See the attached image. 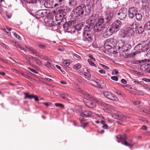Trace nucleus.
I'll return each mask as SVG.
<instances>
[{
	"instance_id": "26",
	"label": "nucleus",
	"mask_w": 150,
	"mask_h": 150,
	"mask_svg": "<svg viewBox=\"0 0 150 150\" xmlns=\"http://www.w3.org/2000/svg\"><path fill=\"white\" fill-rule=\"evenodd\" d=\"M85 104L87 106L91 108H95L96 107V105L91 102H85Z\"/></svg>"
},
{
	"instance_id": "5",
	"label": "nucleus",
	"mask_w": 150,
	"mask_h": 150,
	"mask_svg": "<svg viewBox=\"0 0 150 150\" xmlns=\"http://www.w3.org/2000/svg\"><path fill=\"white\" fill-rule=\"evenodd\" d=\"M117 41L113 38H110L107 39L104 44V47L106 49H110L117 45Z\"/></svg>"
},
{
	"instance_id": "60",
	"label": "nucleus",
	"mask_w": 150,
	"mask_h": 150,
	"mask_svg": "<svg viewBox=\"0 0 150 150\" xmlns=\"http://www.w3.org/2000/svg\"><path fill=\"white\" fill-rule=\"evenodd\" d=\"M125 89L129 90L130 89H131L132 88L130 86L128 85H125Z\"/></svg>"
},
{
	"instance_id": "42",
	"label": "nucleus",
	"mask_w": 150,
	"mask_h": 150,
	"mask_svg": "<svg viewBox=\"0 0 150 150\" xmlns=\"http://www.w3.org/2000/svg\"><path fill=\"white\" fill-rule=\"evenodd\" d=\"M57 5L59 6L62 3L64 2V0H55Z\"/></svg>"
},
{
	"instance_id": "3",
	"label": "nucleus",
	"mask_w": 150,
	"mask_h": 150,
	"mask_svg": "<svg viewBox=\"0 0 150 150\" xmlns=\"http://www.w3.org/2000/svg\"><path fill=\"white\" fill-rule=\"evenodd\" d=\"M85 96H86V99L92 101L93 100L98 103L99 104L101 105L106 107L107 109L109 110L110 112H113V111H114V107L109 104H107L103 102H102L98 100V99L95 98L94 97L91 96L90 95L88 94H86Z\"/></svg>"
},
{
	"instance_id": "58",
	"label": "nucleus",
	"mask_w": 150,
	"mask_h": 150,
	"mask_svg": "<svg viewBox=\"0 0 150 150\" xmlns=\"http://www.w3.org/2000/svg\"><path fill=\"white\" fill-rule=\"evenodd\" d=\"M111 79L115 81H117L118 80V78L116 76H112L111 77Z\"/></svg>"
},
{
	"instance_id": "41",
	"label": "nucleus",
	"mask_w": 150,
	"mask_h": 150,
	"mask_svg": "<svg viewBox=\"0 0 150 150\" xmlns=\"http://www.w3.org/2000/svg\"><path fill=\"white\" fill-rule=\"evenodd\" d=\"M37 56H38L39 57L41 58V59L46 60H48L50 59L48 57L46 56H43L42 55H39L38 54Z\"/></svg>"
},
{
	"instance_id": "49",
	"label": "nucleus",
	"mask_w": 150,
	"mask_h": 150,
	"mask_svg": "<svg viewBox=\"0 0 150 150\" xmlns=\"http://www.w3.org/2000/svg\"><path fill=\"white\" fill-rule=\"evenodd\" d=\"M73 57L74 58L76 59H81V57L76 54H73Z\"/></svg>"
},
{
	"instance_id": "32",
	"label": "nucleus",
	"mask_w": 150,
	"mask_h": 150,
	"mask_svg": "<svg viewBox=\"0 0 150 150\" xmlns=\"http://www.w3.org/2000/svg\"><path fill=\"white\" fill-rule=\"evenodd\" d=\"M60 97L65 100H69L70 97L68 95L65 93H63L61 94Z\"/></svg>"
},
{
	"instance_id": "27",
	"label": "nucleus",
	"mask_w": 150,
	"mask_h": 150,
	"mask_svg": "<svg viewBox=\"0 0 150 150\" xmlns=\"http://www.w3.org/2000/svg\"><path fill=\"white\" fill-rule=\"evenodd\" d=\"M138 23L135 21H132L129 23V25L134 29V28H136L138 26Z\"/></svg>"
},
{
	"instance_id": "24",
	"label": "nucleus",
	"mask_w": 150,
	"mask_h": 150,
	"mask_svg": "<svg viewBox=\"0 0 150 150\" xmlns=\"http://www.w3.org/2000/svg\"><path fill=\"white\" fill-rule=\"evenodd\" d=\"M60 24V23L59 22H58L57 23L53 22L52 24H50V25H49V26H50V27H52V29L55 30L58 29V26Z\"/></svg>"
},
{
	"instance_id": "29",
	"label": "nucleus",
	"mask_w": 150,
	"mask_h": 150,
	"mask_svg": "<svg viewBox=\"0 0 150 150\" xmlns=\"http://www.w3.org/2000/svg\"><path fill=\"white\" fill-rule=\"evenodd\" d=\"M52 2H51L50 0H49L46 1L44 3V6L46 8H51V4Z\"/></svg>"
},
{
	"instance_id": "13",
	"label": "nucleus",
	"mask_w": 150,
	"mask_h": 150,
	"mask_svg": "<svg viewBox=\"0 0 150 150\" xmlns=\"http://www.w3.org/2000/svg\"><path fill=\"white\" fill-rule=\"evenodd\" d=\"M112 28L111 26H110L106 29L105 30L103 34L104 37L107 38L111 35L113 32H115Z\"/></svg>"
},
{
	"instance_id": "35",
	"label": "nucleus",
	"mask_w": 150,
	"mask_h": 150,
	"mask_svg": "<svg viewBox=\"0 0 150 150\" xmlns=\"http://www.w3.org/2000/svg\"><path fill=\"white\" fill-rule=\"evenodd\" d=\"M144 28L146 30H150V20L146 23L144 25Z\"/></svg>"
},
{
	"instance_id": "21",
	"label": "nucleus",
	"mask_w": 150,
	"mask_h": 150,
	"mask_svg": "<svg viewBox=\"0 0 150 150\" xmlns=\"http://www.w3.org/2000/svg\"><path fill=\"white\" fill-rule=\"evenodd\" d=\"M122 144L131 148L134 144V143L131 140L122 141Z\"/></svg>"
},
{
	"instance_id": "52",
	"label": "nucleus",
	"mask_w": 150,
	"mask_h": 150,
	"mask_svg": "<svg viewBox=\"0 0 150 150\" xmlns=\"http://www.w3.org/2000/svg\"><path fill=\"white\" fill-rule=\"evenodd\" d=\"M11 70L14 73H16L18 74H20L21 73V71H18L16 69H11Z\"/></svg>"
},
{
	"instance_id": "64",
	"label": "nucleus",
	"mask_w": 150,
	"mask_h": 150,
	"mask_svg": "<svg viewBox=\"0 0 150 150\" xmlns=\"http://www.w3.org/2000/svg\"><path fill=\"white\" fill-rule=\"evenodd\" d=\"M121 82L124 84H126L127 83V81L124 79H122L121 80Z\"/></svg>"
},
{
	"instance_id": "62",
	"label": "nucleus",
	"mask_w": 150,
	"mask_h": 150,
	"mask_svg": "<svg viewBox=\"0 0 150 150\" xmlns=\"http://www.w3.org/2000/svg\"><path fill=\"white\" fill-rule=\"evenodd\" d=\"M142 80L147 82H150V79L146 78H143Z\"/></svg>"
},
{
	"instance_id": "10",
	"label": "nucleus",
	"mask_w": 150,
	"mask_h": 150,
	"mask_svg": "<svg viewBox=\"0 0 150 150\" xmlns=\"http://www.w3.org/2000/svg\"><path fill=\"white\" fill-rule=\"evenodd\" d=\"M122 25V22L120 21L117 20L115 21L111 26L114 30V31L117 32L119 30Z\"/></svg>"
},
{
	"instance_id": "6",
	"label": "nucleus",
	"mask_w": 150,
	"mask_h": 150,
	"mask_svg": "<svg viewBox=\"0 0 150 150\" xmlns=\"http://www.w3.org/2000/svg\"><path fill=\"white\" fill-rule=\"evenodd\" d=\"M104 19L101 18H98L96 23L94 27V29L96 32H99L103 30L105 28V26L103 25Z\"/></svg>"
},
{
	"instance_id": "30",
	"label": "nucleus",
	"mask_w": 150,
	"mask_h": 150,
	"mask_svg": "<svg viewBox=\"0 0 150 150\" xmlns=\"http://www.w3.org/2000/svg\"><path fill=\"white\" fill-rule=\"evenodd\" d=\"M52 20L50 19H49L48 18H45L44 19V21L45 23L47 24L46 26L48 27H50V24H51L53 23L52 21Z\"/></svg>"
},
{
	"instance_id": "1",
	"label": "nucleus",
	"mask_w": 150,
	"mask_h": 150,
	"mask_svg": "<svg viewBox=\"0 0 150 150\" xmlns=\"http://www.w3.org/2000/svg\"><path fill=\"white\" fill-rule=\"evenodd\" d=\"M86 8V6L83 4H81L74 9L71 13L73 17L76 19L81 18L85 11Z\"/></svg>"
},
{
	"instance_id": "9",
	"label": "nucleus",
	"mask_w": 150,
	"mask_h": 150,
	"mask_svg": "<svg viewBox=\"0 0 150 150\" xmlns=\"http://www.w3.org/2000/svg\"><path fill=\"white\" fill-rule=\"evenodd\" d=\"M46 10H41L38 11L36 13V14H33L32 13L31 14L38 20H39L40 18L44 17L46 14Z\"/></svg>"
},
{
	"instance_id": "23",
	"label": "nucleus",
	"mask_w": 150,
	"mask_h": 150,
	"mask_svg": "<svg viewBox=\"0 0 150 150\" xmlns=\"http://www.w3.org/2000/svg\"><path fill=\"white\" fill-rule=\"evenodd\" d=\"M117 141L118 142H120L121 141H124L126 139L125 134H122L117 135Z\"/></svg>"
},
{
	"instance_id": "47",
	"label": "nucleus",
	"mask_w": 150,
	"mask_h": 150,
	"mask_svg": "<svg viewBox=\"0 0 150 150\" xmlns=\"http://www.w3.org/2000/svg\"><path fill=\"white\" fill-rule=\"evenodd\" d=\"M84 75L85 76V78L88 79H89L91 76L90 74L89 73L87 72H84Z\"/></svg>"
},
{
	"instance_id": "48",
	"label": "nucleus",
	"mask_w": 150,
	"mask_h": 150,
	"mask_svg": "<svg viewBox=\"0 0 150 150\" xmlns=\"http://www.w3.org/2000/svg\"><path fill=\"white\" fill-rule=\"evenodd\" d=\"M88 63L90 65H92V66H94L95 67H97L96 65L94 64L93 62L91 59H88Z\"/></svg>"
},
{
	"instance_id": "59",
	"label": "nucleus",
	"mask_w": 150,
	"mask_h": 150,
	"mask_svg": "<svg viewBox=\"0 0 150 150\" xmlns=\"http://www.w3.org/2000/svg\"><path fill=\"white\" fill-rule=\"evenodd\" d=\"M23 56L27 60H29L30 59V58L27 55L24 54Z\"/></svg>"
},
{
	"instance_id": "34",
	"label": "nucleus",
	"mask_w": 150,
	"mask_h": 150,
	"mask_svg": "<svg viewBox=\"0 0 150 150\" xmlns=\"http://www.w3.org/2000/svg\"><path fill=\"white\" fill-rule=\"evenodd\" d=\"M83 26V24L81 23H79L76 25L74 26L75 29L77 30H79L81 29Z\"/></svg>"
},
{
	"instance_id": "50",
	"label": "nucleus",
	"mask_w": 150,
	"mask_h": 150,
	"mask_svg": "<svg viewBox=\"0 0 150 150\" xmlns=\"http://www.w3.org/2000/svg\"><path fill=\"white\" fill-rule=\"evenodd\" d=\"M31 53L35 55L36 56H38V52L36 51L35 49H33L31 51H30Z\"/></svg>"
},
{
	"instance_id": "2",
	"label": "nucleus",
	"mask_w": 150,
	"mask_h": 150,
	"mask_svg": "<svg viewBox=\"0 0 150 150\" xmlns=\"http://www.w3.org/2000/svg\"><path fill=\"white\" fill-rule=\"evenodd\" d=\"M116 47L118 51L122 53L128 51L132 48V46L130 44L125 43L123 40H120L118 41Z\"/></svg>"
},
{
	"instance_id": "57",
	"label": "nucleus",
	"mask_w": 150,
	"mask_h": 150,
	"mask_svg": "<svg viewBox=\"0 0 150 150\" xmlns=\"http://www.w3.org/2000/svg\"><path fill=\"white\" fill-rule=\"evenodd\" d=\"M20 74H21V75L23 76L27 79H29V78L30 77L27 74L25 73H21H21Z\"/></svg>"
},
{
	"instance_id": "15",
	"label": "nucleus",
	"mask_w": 150,
	"mask_h": 150,
	"mask_svg": "<svg viewBox=\"0 0 150 150\" xmlns=\"http://www.w3.org/2000/svg\"><path fill=\"white\" fill-rule=\"evenodd\" d=\"M137 8L134 7L129 8L128 10V15L130 18H134L137 12Z\"/></svg>"
},
{
	"instance_id": "17",
	"label": "nucleus",
	"mask_w": 150,
	"mask_h": 150,
	"mask_svg": "<svg viewBox=\"0 0 150 150\" xmlns=\"http://www.w3.org/2000/svg\"><path fill=\"white\" fill-rule=\"evenodd\" d=\"M113 16V13L111 11H107L105 13V16L104 20L106 23H108L112 20Z\"/></svg>"
},
{
	"instance_id": "45",
	"label": "nucleus",
	"mask_w": 150,
	"mask_h": 150,
	"mask_svg": "<svg viewBox=\"0 0 150 150\" xmlns=\"http://www.w3.org/2000/svg\"><path fill=\"white\" fill-rule=\"evenodd\" d=\"M13 35L16 38H17L19 40H21V38L19 35L15 32H12Z\"/></svg>"
},
{
	"instance_id": "40",
	"label": "nucleus",
	"mask_w": 150,
	"mask_h": 150,
	"mask_svg": "<svg viewBox=\"0 0 150 150\" xmlns=\"http://www.w3.org/2000/svg\"><path fill=\"white\" fill-rule=\"evenodd\" d=\"M51 0V2H52V3L51 4V8H53L55 7H56L57 6V3H56V1H55V0Z\"/></svg>"
},
{
	"instance_id": "46",
	"label": "nucleus",
	"mask_w": 150,
	"mask_h": 150,
	"mask_svg": "<svg viewBox=\"0 0 150 150\" xmlns=\"http://www.w3.org/2000/svg\"><path fill=\"white\" fill-rule=\"evenodd\" d=\"M38 45L41 49H45L47 48L46 46L45 45L41 44H38Z\"/></svg>"
},
{
	"instance_id": "61",
	"label": "nucleus",
	"mask_w": 150,
	"mask_h": 150,
	"mask_svg": "<svg viewBox=\"0 0 150 150\" xmlns=\"http://www.w3.org/2000/svg\"><path fill=\"white\" fill-rule=\"evenodd\" d=\"M14 46L16 47L17 48H20V47H21V46L19 45V43H18V42H15Z\"/></svg>"
},
{
	"instance_id": "63",
	"label": "nucleus",
	"mask_w": 150,
	"mask_h": 150,
	"mask_svg": "<svg viewBox=\"0 0 150 150\" xmlns=\"http://www.w3.org/2000/svg\"><path fill=\"white\" fill-rule=\"evenodd\" d=\"M143 111L144 112L148 113L150 114V110H147L146 109H144L143 110Z\"/></svg>"
},
{
	"instance_id": "18",
	"label": "nucleus",
	"mask_w": 150,
	"mask_h": 150,
	"mask_svg": "<svg viewBox=\"0 0 150 150\" xmlns=\"http://www.w3.org/2000/svg\"><path fill=\"white\" fill-rule=\"evenodd\" d=\"M148 0H138L137 3L142 7L143 9L145 10L148 9Z\"/></svg>"
},
{
	"instance_id": "33",
	"label": "nucleus",
	"mask_w": 150,
	"mask_h": 150,
	"mask_svg": "<svg viewBox=\"0 0 150 150\" xmlns=\"http://www.w3.org/2000/svg\"><path fill=\"white\" fill-rule=\"evenodd\" d=\"M101 82V81L100 80L98 79H96V81H95V84L94 85V86L99 88H101V86L100 84Z\"/></svg>"
},
{
	"instance_id": "8",
	"label": "nucleus",
	"mask_w": 150,
	"mask_h": 150,
	"mask_svg": "<svg viewBox=\"0 0 150 150\" xmlns=\"http://www.w3.org/2000/svg\"><path fill=\"white\" fill-rule=\"evenodd\" d=\"M127 13V9L125 8H123L119 11L117 14V17L120 20H123L126 17Z\"/></svg>"
},
{
	"instance_id": "25",
	"label": "nucleus",
	"mask_w": 150,
	"mask_h": 150,
	"mask_svg": "<svg viewBox=\"0 0 150 150\" xmlns=\"http://www.w3.org/2000/svg\"><path fill=\"white\" fill-rule=\"evenodd\" d=\"M135 30L137 33L141 34L144 32V28L141 26L139 25L136 27Z\"/></svg>"
},
{
	"instance_id": "16",
	"label": "nucleus",
	"mask_w": 150,
	"mask_h": 150,
	"mask_svg": "<svg viewBox=\"0 0 150 150\" xmlns=\"http://www.w3.org/2000/svg\"><path fill=\"white\" fill-rule=\"evenodd\" d=\"M66 15V13L64 11L62 10H60L59 13H58L55 17V19L57 21H62L63 18Z\"/></svg>"
},
{
	"instance_id": "22",
	"label": "nucleus",
	"mask_w": 150,
	"mask_h": 150,
	"mask_svg": "<svg viewBox=\"0 0 150 150\" xmlns=\"http://www.w3.org/2000/svg\"><path fill=\"white\" fill-rule=\"evenodd\" d=\"M150 67V64L144 63L140 65V69L142 71H147L149 67Z\"/></svg>"
},
{
	"instance_id": "11",
	"label": "nucleus",
	"mask_w": 150,
	"mask_h": 150,
	"mask_svg": "<svg viewBox=\"0 0 150 150\" xmlns=\"http://www.w3.org/2000/svg\"><path fill=\"white\" fill-rule=\"evenodd\" d=\"M123 33L125 35L122 36L123 38H125L127 36H133L135 32L134 29L130 27H128L124 30Z\"/></svg>"
},
{
	"instance_id": "4",
	"label": "nucleus",
	"mask_w": 150,
	"mask_h": 150,
	"mask_svg": "<svg viewBox=\"0 0 150 150\" xmlns=\"http://www.w3.org/2000/svg\"><path fill=\"white\" fill-rule=\"evenodd\" d=\"M91 27L85 26L84 28L83 33V40L86 43H89L92 40V35L90 31L91 30Z\"/></svg>"
},
{
	"instance_id": "12",
	"label": "nucleus",
	"mask_w": 150,
	"mask_h": 150,
	"mask_svg": "<svg viewBox=\"0 0 150 150\" xmlns=\"http://www.w3.org/2000/svg\"><path fill=\"white\" fill-rule=\"evenodd\" d=\"M149 49L148 44H145V45H144L140 43L136 46L134 48V49L135 50H142L144 52L147 51Z\"/></svg>"
},
{
	"instance_id": "31",
	"label": "nucleus",
	"mask_w": 150,
	"mask_h": 150,
	"mask_svg": "<svg viewBox=\"0 0 150 150\" xmlns=\"http://www.w3.org/2000/svg\"><path fill=\"white\" fill-rule=\"evenodd\" d=\"M31 58L33 59V60L35 61V62L39 66L41 65V62L39 59L33 57H31Z\"/></svg>"
},
{
	"instance_id": "53",
	"label": "nucleus",
	"mask_w": 150,
	"mask_h": 150,
	"mask_svg": "<svg viewBox=\"0 0 150 150\" xmlns=\"http://www.w3.org/2000/svg\"><path fill=\"white\" fill-rule=\"evenodd\" d=\"M36 0H27L26 1L27 3H35L36 2Z\"/></svg>"
},
{
	"instance_id": "39",
	"label": "nucleus",
	"mask_w": 150,
	"mask_h": 150,
	"mask_svg": "<svg viewBox=\"0 0 150 150\" xmlns=\"http://www.w3.org/2000/svg\"><path fill=\"white\" fill-rule=\"evenodd\" d=\"M63 64L65 67H67L70 65V62L69 60H64L63 61Z\"/></svg>"
},
{
	"instance_id": "37",
	"label": "nucleus",
	"mask_w": 150,
	"mask_h": 150,
	"mask_svg": "<svg viewBox=\"0 0 150 150\" xmlns=\"http://www.w3.org/2000/svg\"><path fill=\"white\" fill-rule=\"evenodd\" d=\"M135 16H136V19L138 21H140L142 20V15L140 13H137Z\"/></svg>"
},
{
	"instance_id": "36",
	"label": "nucleus",
	"mask_w": 150,
	"mask_h": 150,
	"mask_svg": "<svg viewBox=\"0 0 150 150\" xmlns=\"http://www.w3.org/2000/svg\"><path fill=\"white\" fill-rule=\"evenodd\" d=\"M24 95L25 96L24 97L25 99L28 98L29 99H31L33 97V95L29 94L28 93H25Z\"/></svg>"
},
{
	"instance_id": "19",
	"label": "nucleus",
	"mask_w": 150,
	"mask_h": 150,
	"mask_svg": "<svg viewBox=\"0 0 150 150\" xmlns=\"http://www.w3.org/2000/svg\"><path fill=\"white\" fill-rule=\"evenodd\" d=\"M93 113L89 110H85L84 111L81 112L80 115L82 116L89 117H92L93 116Z\"/></svg>"
},
{
	"instance_id": "55",
	"label": "nucleus",
	"mask_w": 150,
	"mask_h": 150,
	"mask_svg": "<svg viewBox=\"0 0 150 150\" xmlns=\"http://www.w3.org/2000/svg\"><path fill=\"white\" fill-rule=\"evenodd\" d=\"M139 52V51H136L131 53L130 55L132 57H134Z\"/></svg>"
},
{
	"instance_id": "44",
	"label": "nucleus",
	"mask_w": 150,
	"mask_h": 150,
	"mask_svg": "<svg viewBox=\"0 0 150 150\" xmlns=\"http://www.w3.org/2000/svg\"><path fill=\"white\" fill-rule=\"evenodd\" d=\"M143 60H142L140 61H137L134 60L131 61V63L133 64H137L139 63H141V62H143Z\"/></svg>"
},
{
	"instance_id": "28",
	"label": "nucleus",
	"mask_w": 150,
	"mask_h": 150,
	"mask_svg": "<svg viewBox=\"0 0 150 150\" xmlns=\"http://www.w3.org/2000/svg\"><path fill=\"white\" fill-rule=\"evenodd\" d=\"M78 3V1L76 0H69V3L70 6H76Z\"/></svg>"
},
{
	"instance_id": "51",
	"label": "nucleus",
	"mask_w": 150,
	"mask_h": 150,
	"mask_svg": "<svg viewBox=\"0 0 150 150\" xmlns=\"http://www.w3.org/2000/svg\"><path fill=\"white\" fill-rule=\"evenodd\" d=\"M44 65L46 66L47 67H51L52 64L51 63L48 62H47L46 63H45Z\"/></svg>"
},
{
	"instance_id": "38",
	"label": "nucleus",
	"mask_w": 150,
	"mask_h": 150,
	"mask_svg": "<svg viewBox=\"0 0 150 150\" xmlns=\"http://www.w3.org/2000/svg\"><path fill=\"white\" fill-rule=\"evenodd\" d=\"M81 67V65L80 64L77 63L74 65L73 69H74L77 70L80 69Z\"/></svg>"
},
{
	"instance_id": "43",
	"label": "nucleus",
	"mask_w": 150,
	"mask_h": 150,
	"mask_svg": "<svg viewBox=\"0 0 150 150\" xmlns=\"http://www.w3.org/2000/svg\"><path fill=\"white\" fill-rule=\"evenodd\" d=\"M133 82L136 84H139L141 85H143V81H139L137 80H134L133 81Z\"/></svg>"
},
{
	"instance_id": "56",
	"label": "nucleus",
	"mask_w": 150,
	"mask_h": 150,
	"mask_svg": "<svg viewBox=\"0 0 150 150\" xmlns=\"http://www.w3.org/2000/svg\"><path fill=\"white\" fill-rule=\"evenodd\" d=\"M55 105L57 107H59L61 108H63L64 107V105L63 104L60 103H56Z\"/></svg>"
},
{
	"instance_id": "7",
	"label": "nucleus",
	"mask_w": 150,
	"mask_h": 150,
	"mask_svg": "<svg viewBox=\"0 0 150 150\" xmlns=\"http://www.w3.org/2000/svg\"><path fill=\"white\" fill-rule=\"evenodd\" d=\"M98 18L95 14H93L86 21L88 25L86 26L91 27V29L92 28L94 24L97 21Z\"/></svg>"
},
{
	"instance_id": "54",
	"label": "nucleus",
	"mask_w": 150,
	"mask_h": 150,
	"mask_svg": "<svg viewBox=\"0 0 150 150\" xmlns=\"http://www.w3.org/2000/svg\"><path fill=\"white\" fill-rule=\"evenodd\" d=\"M27 69H28L30 70L33 72L35 74H37L38 73V72L37 71L33 69H32L29 67H28L27 68Z\"/></svg>"
},
{
	"instance_id": "20",
	"label": "nucleus",
	"mask_w": 150,
	"mask_h": 150,
	"mask_svg": "<svg viewBox=\"0 0 150 150\" xmlns=\"http://www.w3.org/2000/svg\"><path fill=\"white\" fill-rule=\"evenodd\" d=\"M74 21H69V23H70L71 25H69L67 28V31L68 33H74L75 32V27L74 25H72L74 23Z\"/></svg>"
},
{
	"instance_id": "14",
	"label": "nucleus",
	"mask_w": 150,
	"mask_h": 150,
	"mask_svg": "<svg viewBox=\"0 0 150 150\" xmlns=\"http://www.w3.org/2000/svg\"><path fill=\"white\" fill-rule=\"evenodd\" d=\"M103 94L105 97L111 100L117 101L118 99L115 96L110 92L104 91L103 92Z\"/></svg>"
}]
</instances>
